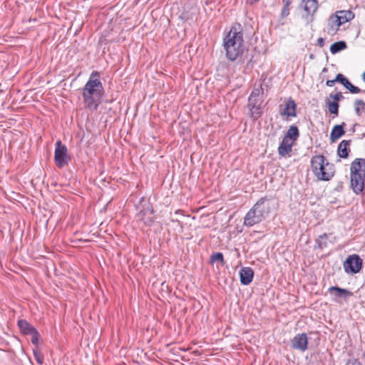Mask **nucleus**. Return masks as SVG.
<instances>
[{
	"label": "nucleus",
	"mask_w": 365,
	"mask_h": 365,
	"mask_svg": "<svg viewBox=\"0 0 365 365\" xmlns=\"http://www.w3.org/2000/svg\"><path fill=\"white\" fill-rule=\"evenodd\" d=\"M346 365H361V364L358 359H350L348 360Z\"/></svg>",
	"instance_id": "2f4dec72"
},
{
	"label": "nucleus",
	"mask_w": 365,
	"mask_h": 365,
	"mask_svg": "<svg viewBox=\"0 0 365 365\" xmlns=\"http://www.w3.org/2000/svg\"><path fill=\"white\" fill-rule=\"evenodd\" d=\"M327 237H328V235H327V234H323L319 237L317 242L318 247L319 248L322 249L327 246Z\"/></svg>",
	"instance_id": "bb28decb"
},
{
	"label": "nucleus",
	"mask_w": 365,
	"mask_h": 365,
	"mask_svg": "<svg viewBox=\"0 0 365 365\" xmlns=\"http://www.w3.org/2000/svg\"><path fill=\"white\" fill-rule=\"evenodd\" d=\"M255 96L254 95H250L248 98V107L252 113V115L255 118H258L259 116L260 112V99L255 98Z\"/></svg>",
	"instance_id": "ddd939ff"
},
{
	"label": "nucleus",
	"mask_w": 365,
	"mask_h": 365,
	"mask_svg": "<svg viewBox=\"0 0 365 365\" xmlns=\"http://www.w3.org/2000/svg\"><path fill=\"white\" fill-rule=\"evenodd\" d=\"M31 336V341L33 344L37 345L38 344L39 341V333L38 332L37 329H36L34 331H33L32 334H30Z\"/></svg>",
	"instance_id": "c85d7f7f"
},
{
	"label": "nucleus",
	"mask_w": 365,
	"mask_h": 365,
	"mask_svg": "<svg viewBox=\"0 0 365 365\" xmlns=\"http://www.w3.org/2000/svg\"><path fill=\"white\" fill-rule=\"evenodd\" d=\"M265 218L262 216L260 212H257V209L255 205L247 212L244 218V225L247 227H252L253 225L258 224Z\"/></svg>",
	"instance_id": "9d476101"
},
{
	"label": "nucleus",
	"mask_w": 365,
	"mask_h": 365,
	"mask_svg": "<svg viewBox=\"0 0 365 365\" xmlns=\"http://www.w3.org/2000/svg\"><path fill=\"white\" fill-rule=\"evenodd\" d=\"M222 46L226 57L232 61L237 60L242 55L245 47L240 24L231 27L230 31L223 38Z\"/></svg>",
	"instance_id": "f03ea898"
},
{
	"label": "nucleus",
	"mask_w": 365,
	"mask_h": 365,
	"mask_svg": "<svg viewBox=\"0 0 365 365\" xmlns=\"http://www.w3.org/2000/svg\"><path fill=\"white\" fill-rule=\"evenodd\" d=\"M104 91L98 71H93L83 88L82 96L85 108L90 111L98 110Z\"/></svg>",
	"instance_id": "f257e3e1"
},
{
	"label": "nucleus",
	"mask_w": 365,
	"mask_h": 365,
	"mask_svg": "<svg viewBox=\"0 0 365 365\" xmlns=\"http://www.w3.org/2000/svg\"><path fill=\"white\" fill-rule=\"evenodd\" d=\"M254 205L265 219L274 208L273 200L267 197L260 198Z\"/></svg>",
	"instance_id": "6e6552de"
},
{
	"label": "nucleus",
	"mask_w": 365,
	"mask_h": 365,
	"mask_svg": "<svg viewBox=\"0 0 365 365\" xmlns=\"http://www.w3.org/2000/svg\"><path fill=\"white\" fill-rule=\"evenodd\" d=\"M250 95H254L255 96V98H259V90H255V91H253Z\"/></svg>",
	"instance_id": "c9c22d12"
},
{
	"label": "nucleus",
	"mask_w": 365,
	"mask_h": 365,
	"mask_svg": "<svg viewBox=\"0 0 365 365\" xmlns=\"http://www.w3.org/2000/svg\"><path fill=\"white\" fill-rule=\"evenodd\" d=\"M18 326L21 333L24 334H31L36 329L34 326H32L25 319L19 320Z\"/></svg>",
	"instance_id": "aec40b11"
},
{
	"label": "nucleus",
	"mask_w": 365,
	"mask_h": 365,
	"mask_svg": "<svg viewBox=\"0 0 365 365\" xmlns=\"http://www.w3.org/2000/svg\"><path fill=\"white\" fill-rule=\"evenodd\" d=\"M297 110V104L294 100L290 98L286 103V105H285L284 109L282 110V111H281L280 114L282 116H286L287 117L286 119L288 120V118H289V117L294 118V117L297 116V110Z\"/></svg>",
	"instance_id": "f8f14e48"
},
{
	"label": "nucleus",
	"mask_w": 365,
	"mask_h": 365,
	"mask_svg": "<svg viewBox=\"0 0 365 365\" xmlns=\"http://www.w3.org/2000/svg\"><path fill=\"white\" fill-rule=\"evenodd\" d=\"M346 48V43L345 41H339L337 42L334 43L330 46V52L332 54H336L343 50H344Z\"/></svg>",
	"instance_id": "4be33fe9"
},
{
	"label": "nucleus",
	"mask_w": 365,
	"mask_h": 365,
	"mask_svg": "<svg viewBox=\"0 0 365 365\" xmlns=\"http://www.w3.org/2000/svg\"><path fill=\"white\" fill-rule=\"evenodd\" d=\"M350 140H343L339 145L337 149L338 155L342 158H347L349 152L350 151L349 147L351 145Z\"/></svg>",
	"instance_id": "a211bd4d"
},
{
	"label": "nucleus",
	"mask_w": 365,
	"mask_h": 365,
	"mask_svg": "<svg viewBox=\"0 0 365 365\" xmlns=\"http://www.w3.org/2000/svg\"><path fill=\"white\" fill-rule=\"evenodd\" d=\"M137 219L147 226H151L154 222V211L152 206L148 203L143 205L142 209L137 214Z\"/></svg>",
	"instance_id": "0eeeda50"
},
{
	"label": "nucleus",
	"mask_w": 365,
	"mask_h": 365,
	"mask_svg": "<svg viewBox=\"0 0 365 365\" xmlns=\"http://www.w3.org/2000/svg\"><path fill=\"white\" fill-rule=\"evenodd\" d=\"M301 6L309 15H313L318 9V1L317 0H302Z\"/></svg>",
	"instance_id": "2eb2a0df"
},
{
	"label": "nucleus",
	"mask_w": 365,
	"mask_h": 365,
	"mask_svg": "<svg viewBox=\"0 0 365 365\" xmlns=\"http://www.w3.org/2000/svg\"><path fill=\"white\" fill-rule=\"evenodd\" d=\"M329 97L331 98L334 100V101H336L337 103L344 98L341 92H338L335 94L331 93L329 95Z\"/></svg>",
	"instance_id": "c756f323"
},
{
	"label": "nucleus",
	"mask_w": 365,
	"mask_h": 365,
	"mask_svg": "<svg viewBox=\"0 0 365 365\" xmlns=\"http://www.w3.org/2000/svg\"><path fill=\"white\" fill-rule=\"evenodd\" d=\"M299 136V131L297 126L292 125L289 127L284 138L288 139L289 140H292V142L294 143L297 140Z\"/></svg>",
	"instance_id": "412c9836"
},
{
	"label": "nucleus",
	"mask_w": 365,
	"mask_h": 365,
	"mask_svg": "<svg viewBox=\"0 0 365 365\" xmlns=\"http://www.w3.org/2000/svg\"><path fill=\"white\" fill-rule=\"evenodd\" d=\"M336 82H339V81H336V78L333 80H327L326 82V85L329 87H331L334 85Z\"/></svg>",
	"instance_id": "72a5a7b5"
},
{
	"label": "nucleus",
	"mask_w": 365,
	"mask_h": 365,
	"mask_svg": "<svg viewBox=\"0 0 365 365\" xmlns=\"http://www.w3.org/2000/svg\"><path fill=\"white\" fill-rule=\"evenodd\" d=\"M307 345L308 339L305 333L298 334L291 340V346L295 350L304 352L307 349Z\"/></svg>",
	"instance_id": "9b49d317"
},
{
	"label": "nucleus",
	"mask_w": 365,
	"mask_h": 365,
	"mask_svg": "<svg viewBox=\"0 0 365 365\" xmlns=\"http://www.w3.org/2000/svg\"><path fill=\"white\" fill-rule=\"evenodd\" d=\"M289 14V8L283 6L282 11H281V17L284 19V18L287 17Z\"/></svg>",
	"instance_id": "7c9ffc66"
},
{
	"label": "nucleus",
	"mask_w": 365,
	"mask_h": 365,
	"mask_svg": "<svg viewBox=\"0 0 365 365\" xmlns=\"http://www.w3.org/2000/svg\"><path fill=\"white\" fill-rule=\"evenodd\" d=\"M33 352L36 362L39 364H42L43 363V356L41 351L38 349H34Z\"/></svg>",
	"instance_id": "cd10ccee"
},
{
	"label": "nucleus",
	"mask_w": 365,
	"mask_h": 365,
	"mask_svg": "<svg viewBox=\"0 0 365 365\" xmlns=\"http://www.w3.org/2000/svg\"><path fill=\"white\" fill-rule=\"evenodd\" d=\"M364 92L365 93V91Z\"/></svg>",
	"instance_id": "ea45409f"
},
{
	"label": "nucleus",
	"mask_w": 365,
	"mask_h": 365,
	"mask_svg": "<svg viewBox=\"0 0 365 365\" xmlns=\"http://www.w3.org/2000/svg\"><path fill=\"white\" fill-rule=\"evenodd\" d=\"M354 18V14L349 10L337 11L335 15L331 16L329 19L327 32L329 34H335L341 25L352 20Z\"/></svg>",
	"instance_id": "39448f33"
},
{
	"label": "nucleus",
	"mask_w": 365,
	"mask_h": 365,
	"mask_svg": "<svg viewBox=\"0 0 365 365\" xmlns=\"http://www.w3.org/2000/svg\"><path fill=\"white\" fill-rule=\"evenodd\" d=\"M349 91L351 93H359L361 92V89L359 88H358L357 86H354L353 84H351L350 86Z\"/></svg>",
	"instance_id": "473e14b6"
},
{
	"label": "nucleus",
	"mask_w": 365,
	"mask_h": 365,
	"mask_svg": "<svg viewBox=\"0 0 365 365\" xmlns=\"http://www.w3.org/2000/svg\"><path fill=\"white\" fill-rule=\"evenodd\" d=\"M319 44L322 46L324 44V39L322 38H319L317 40Z\"/></svg>",
	"instance_id": "e433bc0d"
},
{
	"label": "nucleus",
	"mask_w": 365,
	"mask_h": 365,
	"mask_svg": "<svg viewBox=\"0 0 365 365\" xmlns=\"http://www.w3.org/2000/svg\"><path fill=\"white\" fill-rule=\"evenodd\" d=\"M68 150L66 145H62L60 140L56 143L54 161L58 168H62L63 165L68 164Z\"/></svg>",
	"instance_id": "423d86ee"
},
{
	"label": "nucleus",
	"mask_w": 365,
	"mask_h": 365,
	"mask_svg": "<svg viewBox=\"0 0 365 365\" xmlns=\"http://www.w3.org/2000/svg\"><path fill=\"white\" fill-rule=\"evenodd\" d=\"M326 103L327 105V108H328L329 111L331 114H334L335 115H338V114H339V103H337L336 101L331 102L330 101L327 100L326 101Z\"/></svg>",
	"instance_id": "5701e85b"
},
{
	"label": "nucleus",
	"mask_w": 365,
	"mask_h": 365,
	"mask_svg": "<svg viewBox=\"0 0 365 365\" xmlns=\"http://www.w3.org/2000/svg\"><path fill=\"white\" fill-rule=\"evenodd\" d=\"M362 80L365 82V71L362 74Z\"/></svg>",
	"instance_id": "4c0bfd02"
},
{
	"label": "nucleus",
	"mask_w": 365,
	"mask_h": 365,
	"mask_svg": "<svg viewBox=\"0 0 365 365\" xmlns=\"http://www.w3.org/2000/svg\"><path fill=\"white\" fill-rule=\"evenodd\" d=\"M254 1L256 2V1H259V0H254Z\"/></svg>",
	"instance_id": "58836bf2"
},
{
	"label": "nucleus",
	"mask_w": 365,
	"mask_h": 365,
	"mask_svg": "<svg viewBox=\"0 0 365 365\" xmlns=\"http://www.w3.org/2000/svg\"><path fill=\"white\" fill-rule=\"evenodd\" d=\"M210 263L219 262L221 264H224V257L222 252H215L210 256Z\"/></svg>",
	"instance_id": "a878e982"
},
{
	"label": "nucleus",
	"mask_w": 365,
	"mask_h": 365,
	"mask_svg": "<svg viewBox=\"0 0 365 365\" xmlns=\"http://www.w3.org/2000/svg\"><path fill=\"white\" fill-rule=\"evenodd\" d=\"M361 259L356 255H350L344 262V269L346 273L356 274L361 268Z\"/></svg>",
	"instance_id": "1a4fd4ad"
},
{
	"label": "nucleus",
	"mask_w": 365,
	"mask_h": 365,
	"mask_svg": "<svg viewBox=\"0 0 365 365\" xmlns=\"http://www.w3.org/2000/svg\"><path fill=\"white\" fill-rule=\"evenodd\" d=\"M254 277V272L251 267H242L240 271V282L243 285L250 284Z\"/></svg>",
	"instance_id": "4468645a"
},
{
	"label": "nucleus",
	"mask_w": 365,
	"mask_h": 365,
	"mask_svg": "<svg viewBox=\"0 0 365 365\" xmlns=\"http://www.w3.org/2000/svg\"><path fill=\"white\" fill-rule=\"evenodd\" d=\"M293 144L294 142H292V140H289L288 139L283 138L278 148L279 155L284 156L285 155L289 153L292 151V147Z\"/></svg>",
	"instance_id": "f3484780"
},
{
	"label": "nucleus",
	"mask_w": 365,
	"mask_h": 365,
	"mask_svg": "<svg viewBox=\"0 0 365 365\" xmlns=\"http://www.w3.org/2000/svg\"><path fill=\"white\" fill-rule=\"evenodd\" d=\"M354 106L356 114L361 115V111L365 110V103L361 99H357L354 101Z\"/></svg>",
	"instance_id": "b1692460"
},
{
	"label": "nucleus",
	"mask_w": 365,
	"mask_h": 365,
	"mask_svg": "<svg viewBox=\"0 0 365 365\" xmlns=\"http://www.w3.org/2000/svg\"><path fill=\"white\" fill-rule=\"evenodd\" d=\"M329 292L332 294L334 292V295L336 297H344L346 298L348 297L352 296V292L349 291L348 289H343L336 286H333L329 288Z\"/></svg>",
	"instance_id": "6ab92c4d"
},
{
	"label": "nucleus",
	"mask_w": 365,
	"mask_h": 365,
	"mask_svg": "<svg viewBox=\"0 0 365 365\" xmlns=\"http://www.w3.org/2000/svg\"><path fill=\"white\" fill-rule=\"evenodd\" d=\"M282 3L284 4L283 6L289 8L290 4H292V0H282Z\"/></svg>",
	"instance_id": "f704fd0d"
},
{
	"label": "nucleus",
	"mask_w": 365,
	"mask_h": 365,
	"mask_svg": "<svg viewBox=\"0 0 365 365\" xmlns=\"http://www.w3.org/2000/svg\"><path fill=\"white\" fill-rule=\"evenodd\" d=\"M351 187L356 194L365 195V159L356 158L350 167Z\"/></svg>",
	"instance_id": "7ed1b4c3"
},
{
	"label": "nucleus",
	"mask_w": 365,
	"mask_h": 365,
	"mask_svg": "<svg viewBox=\"0 0 365 365\" xmlns=\"http://www.w3.org/2000/svg\"><path fill=\"white\" fill-rule=\"evenodd\" d=\"M336 81H339V83H341L347 90H349L351 82L341 73H338L336 76Z\"/></svg>",
	"instance_id": "393cba45"
},
{
	"label": "nucleus",
	"mask_w": 365,
	"mask_h": 365,
	"mask_svg": "<svg viewBox=\"0 0 365 365\" xmlns=\"http://www.w3.org/2000/svg\"><path fill=\"white\" fill-rule=\"evenodd\" d=\"M312 172L320 180H329L334 174V165L328 162L324 155L313 156L311 160Z\"/></svg>",
	"instance_id": "20e7f679"
},
{
	"label": "nucleus",
	"mask_w": 365,
	"mask_h": 365,
	"mask_svg": "<svg viewBox=\"0 0 365 365\" xmlns=\"http://www.w3.org/2000/svg\"><path fill=\"white\" fill-rule=\"evenodd\" d=\"M346 125L345 123L339 125H336L333 127L330 133V140L331 142H335L337 139L344 135L345 130L344 129Z\"/></svg>",
	"instance_id": "dca6fc26"
}]
</instances>
